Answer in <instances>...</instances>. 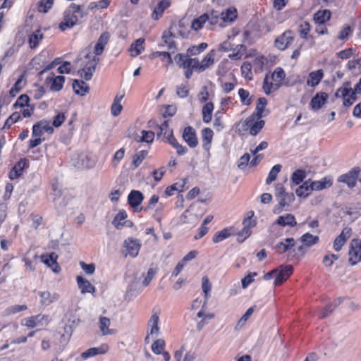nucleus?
Here are the masks:
<instances>
[{"label":"nucleus","mask_w":361,"mask_h":361,"mask_svg":"<svg viewBox=\"0 0 361 361\" xmlns=\"http://www.w3.org/2000/svg\"><path fill=\"white\" fill-rule=\"evenodd\" d=\"M265 121L257 114H251L245 119L240 120L236 126L240 134H249L252 136L257 135L265 126Z\"/></svg>","instance_id":"nucleus-1"},{"label":"nucleus","mask_w":361,"mask_h":361,"mask_svg":"<svg viewBox=\"0 0 361 361\" xmlns=\"http://www.w3.org/2000/svg\"><path fill=\"white\" fill-rule=\"evenodd\" d=\"M295 239L293 238H286L278 243L274 246V249L279 254L288 252V259L289 260L298 262L305 254L304 247L300 245L295 248Z\"/></svg>","instance_id":"nucleus-2"},{"label":"nucleus","mask_w":361,"mask_h":361,"mask_svg":"<svg viewBox=\"0 0 361 361\" xmlns=\"http://www.w3.org/2000/svg\"><path fill=\"white\" fill-rule=\"evenodd\" d=\"M84 6L72 3L64 11L63 20L59 23V28L62 31L72 28L83 18Z\"/></svg>","instance_id":"nucleus-3"},{"label":"nucleus","mask_w":361,"mask_h":361,"mask_svg":"<svg viewBox=\"0 0 361 361\" xmlns=\"http://www.w3.org/2000/svg\"><path fill=\"white\" fill-rule=\"evenodd\" d=\"M286 73L281 67H277L270 74H266L262 85V89L267 95L278 90L283 85Z\"/></svg>","instance_id":"nucleus-4"},{"label":"nucleus","mask_w":361,"mask_h":361,"mask_svg":"<svg viewBox=\"0 0 361 361\" xmlns=\"http://www.w3.org/2000/svg\"><path fill=\"white\" fill-rule=\"evenodd\" d=\"M156 134L158 138L163 136L162 140L176 149L178 155H184L187 153V147L180 145L174 137L173 130L170 128L168 121H164L159 125Z\"/></svg>","instance_id":"nucleus-5"},{"label":"nucleus","mask_w":361,"mask_h":361,"mask_svg":"<svg viewBox=\"0 0 361 361\" xmlns=\"http://www.w3.org/2000/svg\"><path fill=\"white\" fill-rule=\"evenodd\" d=\"M275 197L278 204L274 207L273 212L276 214H280L295 200L294 194L286 192L283 184L280 183L275 185Z\"/></svg>","instance_id":"nucleus-6"},{"label":"nucleus","mask_w":361,"mask_h":361,"mask_svg":"<svg viewBox=\"0 0 361 361\" xmlns=\"http://www.w3.org/2000/svg\"><path fill=\"white\" fill-rule=\"evenodd\" d=\"M99 61V59L98 56L92 53L87 54L80 59V68L78 71L80 76L85 80H90Z\"/></svg>","instance_id":"nucleus-7"},{"label":"nucleus","mask_w":361,"mask_h":361,"mask_svg":"<svg viewBox=\"0 0 361 361\" xmlns=\"http://www.w3.org/2000/svg\"><path fill=\"white\" fill-rule=\"evenodd\" d=\"M174 60L177 66L184 70L185 76L187 79L192 77L194 71L197 72V58H190L188 54L179 53L175 56Z\"/></svg>","instance_id":"nucleus-8"},{"label":"nucleus","mask_w":361,"mask_h":361,"mask_svg":"<svg viewBox=\"0 0 361 361\" xmlns=\"http://www.w3.org/2000/svg\"><path fill=\"white\" fill-rule=\"evenodd\" d=\"M335 96L342 98L343 105L345 107L352 106L357 100L356 94L353 92V88L350 87V83L349 82L343 83V86L337 90Z\"/></svg>","instance_id":"nucleus-9"},{"label":"nucleus","mask_w":361,"mask_h":361,"mask_svg":"<svg viewBox=\"0 0 361 361\" xmlns=\"http://www.w3.org/2000/svg\"><path fill=\"white\" fill-rule=\"evenodd\" d=\"M348 262L354 266L361 262V240L353 238L350 243L348 249Z\"/></svg>","instance_id":"nucleus-10"},{"label":"nucleus","mask_w":361,"mask_h":361,"mask_svg":"<svg viewBox=\"0 0 361 361\" xmlns=\"http://www.w3.org/2000/svg\"><path fill=\"white\" fill-rule=\"evenodd\" d=\"M50 322L49 317L47 314H38L23 319L21 324L28 329H33L37 326H46Z\"/></svg>","instance_id":"nucleus-11"},{"label":"nucleus","mask_w":361,"mask_h":361,"mask_svg":"<svg viewBox=\"0 0 361 361\" xmlns=\"http://www.w3.org/2000/svg\"><path fill=\"white\" fill-rule=\"evenodd\" d=\"M360 172V167H353L348 173L339 176L337 180L346 184L349 188L352 189L355 187Z\"/></svg>","instance_id":"nucleus-12"},{"label":"nucleus","mask_w":361,"mask_h":361,"mask_svg":"<svg viewBox=\"0 0 361 361\" xmlns=\"http://www.w3.org/2000/svg\"><path fill=\"white\" fill-rule=\"evenodd\" d=\"M159 321V317L158 313H153L147 323V336L145 338V343L146 344L149 343L150 336L154 338L159 335L160 331Z\"/></svg>","instance_id":"nucleus-13"},{"label":"nucleus","mask_w":361,"mask_h":361,"mask_svg":"<svg viewBox=\"0 0 361 361\" xmlns=\"http://www.w3.org/2000/svg\"><path fill=\"white\" fill-rule=\"evenodd\" d=\"M294 40L293 32L290 30L285 31L274 41L275 47L279 50H285Z\"/></svg>","instance_id":"nucleus-14"},{"label":"nucleus","mask_w":361,"mask_h":361,"mask_svg":"<svg viewBox=\"0 0 361 361\" xmlns=\"http://www.w3.org/2000/svg\"><path fill=\"white\" fill-rule=\"evenodd\" d=\"M352 235V229L349 227L344 228L341 233L335 238L333 243V248L335 251L339 252L342 250L347 240Z\"/></svg>","instance_id":"nucleus-15"},{"label":"nucleus","mask_w":361,"mask_h":361,"mask_svg":"<svg viewBox=\"0 0 361 361\" xmlns=\"http://www.w3.org/2000/svg\"><path fill=\"white\" fill-rule=\"evenodd\" d=\"M293 270V267L290 264L281 266L274 282V286H279L281 285L292 275Z\"/></svg>","instance_id":"nucleus-16"},{"label":"nucleus","mask_w":361,"mask_h":361,"mask_svg":"<svg viewBox=\"0 0 361 361\" xmlns=\"http://www.w3.org/2000/svg\"><path fill=\"white\" fill-rule=\"evenodd\" d=\"M182 137L190 147L195 148L198 145L197 133L192 126H187L183 129Z\"/></svg>","instance_id":"nucleus-17"},{"label":"nucleus","mask_w":361,"mask_h":361,"mask_svg":"<svg viewBox=\"0 0 361 361\" xmlns=\"http://www.w3.org/2000/svg\"><path fill=\"white\" fill-rule=\"evenodd\" d=\"M29 166L25 158L20 159L12 167L8 173V178L11 180H16L23 174L24 169Z\"/></svg>","instance_id":"nucleus-18"},{"label":"nucleus","mask_w":361,"mask_h":361,"mask_svg":"<svg viewBox=\"0 0 361 361\" xmlns=\"http://www.w3.org/2000/svg\"><path fill=\"white\" fill-rule=\"evenodd\" d=\"M124 246L127 250L126 255H128L131 257H135L139 254L141 248V243L137 239L128 238L124 241Z\"/></svg>","instance_id":"nucleus-19"},{"label":"nucleus","mask_w":361,"mask_h":361,"mask_svg":"<svg viewBox=\"0 0 361 361\" xmlns=\"http://www.w3.org/2000/svg\"><path fill=\"white\" fill-rule=\"evenodd\" d=\"M46 82L49 85L50 90L54 92H59L62 90L64 82L65 77L62 75L55 76L51 73L46 79Z\"/></svg>","instance_id":"nucleus-20"},{"label":"nucleus","mask_w":361,"mask_h":361,"mask_svg":"<svg viewBox=\"0 0 361 361\" xmlns=\"http://www.w3.org/2000/svg\"><path fill=\"white\" fill-rule=\"evenodd\" d=\"M109 350V346L106 343H102L99 347L90 348L82 353L81 357L83 360H87L90 357L98 355H104L106 354Z\"/></svg>","instance_id":"nucleus-21"},{"label":"nucleus","mask_w":361,"mask_h":361,"mask_svg":"<svg viewBox=\"0 0 361 361\" xmlns=\"http://www.w3.org/2000/svg\"><path fill=\"white\" fill-rule=\"evenodd\" d=\"M329 94L324 92H319L312 98L310 106L312 110L317 111L320 109L327 102Z\"/></svg>","instance_id":"nucleus-22"},{"label":"nucleus","mask_w":361,"mask_h":361,"mask_svg":"<svg viewBox=\"0 0 361 361\" xmlns=\"http://www.w3.org/2000/svg\"><path fill=\"white\" fill-rule=\"evenodd\" d=\"M110 39V34L108 32H102L98 38L94 47L93 54L98 56L102 54L104 49Z\"/></svg>","instance_id":"nucleus-23"},{"label":"nucleus","mask_w":361,"mask_h":361,"mask_svg":"<svg viewBox=\"0 0 361 361\" xmlns=\"http://www.w3.org/2000/svg\"><path fill=\"white\" fill-rule=\"evenodd\" d=\"M76 282L78 288L82 294L91 293L94 294L96 291L95 287L85 278L82 276L76 277Z\"/></svg>","instance_id":"nucleus-24"},{"label":"nucleus","mask_w":361,"mask_h":361,"mask_svg":"<svg viewBox=\"0 0 361 361\" xmlns=\"http://www.w3.org/2000/svg\"><path fill=\"white\" fill-rule=\"evenodd\" d=\"M170 0H161L154 7L152 13V18L154 20L160 19L164 13V11L169 8L171 6Z\"/></svg>","instance_id":"nucleus-25"},{"label":"nucleus","mask_w":361,"mask_h":361,"mask_svg":"<svg viewBox=\"0 0 361 361\" xmlns=\"http://www.w3.org/2000/svg\"><path fill=\"white\" fill-rule=\"evenodd\" d=\"M202 148L207 152L212 147L214 132L209 128H204L201 131Z\"/></svg>","instance_id":"nucleus-26"},{"label":"nucleus","mask_w":361,"mask_h":361,"mask_svg":"<svg viewBox=\"0 0 361 361\" xmlns=\"http://www.w3.org/2000/svg\"><path fill=\"white\" fill-rule=\"evenodd\" d=\"M42 261L51 267L52 270L58 273L60 271V267L57 263V255L54 252H51L49 255H42L41 256Z\"/></svg>","instance_id":"nucleus-27"},{"label":"nucleus","mask_w":361,"mask_h":361,"mask_svg":"<svg viewBox=\"0 0 361 361\" xmlns=\"http://www.w3.org/2000/svg\"><path fill=\"white\" fill-rule=\"evenodd\" d=\"M143 199L144 196L139 190H132L128 196V204L135 209L140 205Z\"/></svg>","instance_id":"nucleus-28"},{"label":"nucleus","mask_w":361,"mask_h":361,"mask_svg":"<svg viewBox=\"0 0 361 361\" xmlns=\"http://www.w3.org/2000/svg\"><path fill=\"white\" fill-rule=\"evenodd\" d=\"M274 224H278L281 226H290L294 227L297 225V221L294 215L291 214H286L278 217L274 222Z\"/></svg>","instance_id":"nucleus-29"},{"label":"nucleus","mask_w":361,"mask_h":361,"mask_svg":"<svg viewBox=\"0 0 361 361\" xmlns=\"http://www.w3.org/2000/svg\"><path fill=\"white\" fill-rule=\"evenodd\" d=\"M44 38V34L40 28L35 30L28 35V44L30 49H35Z\"/></svg>","instance_id":"nucleus-30"},{"label":"nucleus","mask_w":361,"mask_h":361,"mask_svg":"<svg viewBox=\"0 0 361 361\" xmlns=\"http://www.w3.org/2000/svg\"><path fill=\"white\" fill-rule=\"evenodd\" d=\"M214 54L213 51L207 54L202 59L201 62L198 60L197 72L201 73L205 71L207 68L210 67L214 63Z\"/></svg>","instance_id":"nucleus-31"},{"label":"nucleus","mask_w":361,"mask_h":361,"mask_svg":"<svg viewBox=\"0 0 361 361\" xmlns=\"http://www.w3.org/2000/svg\"><path fill=\"white\" fill-rule=\"evenodd\" d=\"M111 325V320L109 318L106 317H100L99 321V327L102 335H111L114 334L116 332V329H109Z\"/></svg>","instance_id":"nucleus-32"},{"label":"nucleus","mask_w":361,"mask_h":361,"mask_svg":"<svg viewBox=\"0 0 361 361\" xmlns=\"http://www.w3.org/2000/svg\"><path fill=\"white\" fill-rule=\"evenodd\" d=\"M267 106V99L265 97H259L258 98L255 111L252 112L254 114H257L260 117H265L269 111L266 109Z\"/></svg>","instance_id":"nucleus-33"},{"label":"nucleus","mask_w":361,"mask_h":361,"mask_svg":"<svg viewBox=\"0 0 361 361\" xmlns=\"http://www.w3.org/2000/svg\"><path fill=\"white\" fill-rule=\"evenodd\" d=\"M145 42L144 38H139L131 44L129 51L132 56L135 57L145 50Z\"/></svg>","instance_id":"nucleus-34"},{"label":"nucleus","mask_w":361,"mask_h":361,"mask_svg":"<svg viewBox=\"0 0 361 361\" xmlns=\"http://www.w3.org/2000/svg\"><path fill=\"white\" fill-rule=\"evenodd\" d=\"M324 77V73L322 69L310 72L307 77V84L310 87L317 86Z\"/></svg>","instance_id":"nucleus-35"},{"label":"nucleus","mask_w":361,"mask_h":361,"mask_svg":"<svg viewBox=\"0 0 361 361\" xmlns=\"http://www.w3.org/2000/svg\"><path fill=\"white\" fill-rule=\"evenodd\" d=\"M73 88L77 94L81 96L85 95L90 90L88 85L85 81L77 79L74 80L73 82Z\"/></svg>","instance_id":"nucleus-36"},{"label":"nucleus","mask_w":361,"mask_h":361,"mask_svg":"<svg viewBox=\"0 0 361 361\" xmlns=\"http://www.w3.org/2000/svg\"><path fill=\"white\" fill-rule=\"evenodd\" d=\"M214 109V103L212 102H207L202 109V121L205 123H209L212 121V114Z\"/></svg>","instance_id":"nucleus-37"},{"label":"nucleus","mask_w":361,"mask_h":361,"mask_svg":"<svg viewBox=\"0 0 361 361\" xmlns=\"http://www.w3.org/2000/svg\"><path fill=\"white\" fill-rule=\"evenodd\" d=\"M314 190H322L330 188L333 185V180L331 177H324L319 180L311 182Z\"/></svg>","instance_id":"nucleus-38"},{"label":"nucleus","mask_w":361,"mask_h":361,"mask_svg":"<svg viewBox=\"0 0 361 361\" xmlns=\"http://www.w3.org/2000/svg\"><path fill=\"white\" fill-rule=\"evenodd\" d=\"M254 71L256 73H262L268 63V59L264 55L257 56L253 60Z\"/></svg>","instance_id":"nucleus-39"},{"label":"nucleus","mask_w":361,"mask_h":361,"mask_svg":"<svg viewBox=\"0 0 361 361\" xmlns=\"http://www.w3.org/2000/svg\"><path fill=\"white\" fill-rule=\"evenodd\" d=\"M123 97L124 94H116L114 97V102L111 106V114L112 116H118L121 113L123 110V106L121 102Z\"/></svg>","instance_id":"nucleus-40"},{"label":"nucleus","mask_w":361,"mask_h":361,"mask_svg":"<svg viewBox=\"0 0 361 361\" xmlns=\"http://www.w3.org/2000/svg\"><path fill=\"white\" fill-rule=\"evenodd\" d=\"M312 185L308 181H305L301 185H300L295 190V193L298 197H307L313 191Z\"/></svg>","instance_id":"nucleus-41"},{"label":"nucleus","mask_w":361,"mask_h":361,"mask_svg":"<svg viewBox=\"0 0 361 361\" xmlns=\"http://www.w3.org/2000/svg\"><path fill=\"white\" fill-rule=\"evenodd\" d=\"M331 13L329 10H319L314 14V19L316 23L324 25L331 19Z\"/></svg>","instance_id":"nucleus-42"},{"label":"nucleus","mask_w":361,"mask_h":361,"mask_svg":"<svg viewBox=\"0 0 361 361\" xmlns=\"http://www.w3.org/2000/svg\"><path fill=\"white\" fill-rule=\"evenodd\" d=\"M221 18L224 22H233L238 16L237 10L230 7L221 13Z\"/></svg>","instance_id":"nucleus-43"},{"label":"nucleus","mask_w":361,"mask_h":361,"mask_svg":"<svg viewBox=\"0 0 361 361\" xmlns=\"http://www.w3.org/2000/svg\"><path fill=\"white\" fill-rule=\"evenodd\" d=\"M209 19V14L208 13H203L202 15L200 16L199 17L195 18L191 23V27L192 30L195 31H198L201 30L204 25L207 22V20Z\"/></svg>","instance_id":"nucleus-44"},{"label":"nucleus","mask_w":361,"mask_h":361,"mask_svg":"<svg viewBox=\"0 0 361 361\" xmlns=\"http://www.w3.org/2000/svg\"><path fill=\"white\" fill-rule=\"evenodd\" d=\"M128 216L126 212L124 209H121L115 216L112 223L116 229H121L127 223V221L121 222L125 220Z\"/></svg>","instance_id":"nucleus-45"},{"label":"nucleus","mask_w":361,"mask_h":361,"mask_svg":"<svg viewBox=\"0 0 361 361\" xmlns=\"http://www.w3.org/2000/svg\"><path fill=\"white\" fill-rule=\"evenodd\" d=\"M39 295L41 298V304L45 306L49 305L59 298L57 294L51 295L49 291H41L39 293Z\"/></svg>","instance_id":"nucleus-46"},{"label":"nucleus","mask_w":361,"mask_h":361,"mask_svg":"<svg viewBox=\"0 0 361 361\" xmlns=\"http://www.w3.org/2000/svg\"><path fill=\"white\" fill-rule=\"evenodd\" d=\"M231 231L232 228H224L221 231L216 232L212 238L213 242L217 243L229 238L232 235Z\"/></svg>","instance_id":"nucleus-47"},{"label":"nucleus","mask_w":361,"mask_h":361,"mask_svg":"<svg viewBox=\"0 0 361 361\" xmlns=\"http://www.w3.org/2000/svg\"><path fill=\"white\" fill-rule=\"evenodd\" d=\"M353 29L348 24H345L338 32L337 38L343 42H346L353 35Z\"/></svg>","instance_id":"nucleus-48"},{"label":"nucleus","mask_w":361,"mask_h":361,"mask_svg":"<svg viewBox=\"0 0 361 361\" xmlns=\"http://www.w3.org/2000/svg\"><path fill=\"white\" fill-rule=\"evenodd\" d=\"M301 242L304 245L311 247L319 243V238L317 235H313L310 233H305L300 237Z\"/></svg>","instance_id":"nucleus-49"},{"label":"nucleus","mask_w":361,"mask_h":361,"mask_svg":"<svg viewBox=\"0 0 361 361\" xmlns=\"http://www.w3.org/2000/svg\"><path fill=\"white\" fill-rule=\"evenodd\" d=\"M142 136L139 137V138L136 139L138 142H146L148 144H152L154 142L155 133L152 130H142L141 131Z\"/></svg>","instance_id":"nucleus-50"},{"label":"nucleus","mask_w":361,"mask_h":361,"mask_svg":"<svg viewBox=\"0 0 361 361\" xmlns=\"http://www.w3.org/2000/svg\"><path fill=\"white\" fill-rule=\"evenodd\" d=\"M166 342L163 338L156 339L152 344L151 349L154 354L161 355L165 350Z\"/></svg>","instance_id":"nucleus-51"},{"label":"nucleus","mask_w":361,"mask_h":361,"mask_svg":"<svg viewBox=\"0 0 361 361\" xmlns=\"http://www.w3.org/2000/svg\"><path fill=\"white\" fill-rule=\"evenodd\" d=\"M148 152L147 150H140L135 154L133 157L132 165L135 169L137 168L143 160L147 157Z\"/></svg>","instance_id":"nucleus-52"},{"label":"nucleus","mask_w":361,"mask_h":361,"mask_svg":"<svg viewBox=\"0 0 361 361\" xmlns=\"http://www.w3.org/2000/svg\"><path fill=\"white\" fill-rule=\"evenodd\" d=\"M162 40L167 45L169 49H176L174 35L170 31L164 32L162 35Z\"/></svg>","instance_id":"nucleus-53"},{"label":"nucleus","mask_w":361,"mask_h":361,"mask_svg":"<svg viewBox=\"0 0 361 361\" xmlns=\"http://www.w3.org/2000/svg\"><path fill=\"white\" fill-rule=\"evenodd\" d=\"M306 178V172L303 169H297L291 175V181L295 185H299Z\"/></svg>","instance_id":"nucleus-54"},{"label":"nucleus","mask_w":361,"mask_h":361,"mask_svg":"<svg viewBox=\"0 0 361 361\" xmlns=\"http://www.w3.org/2000/svg\"><path fill=\"white\" fill-rule=\"evenodd\" d=\"M281 168L282 166L281 164H276L271 169L266 179L267 184L269 185L276 179L278 174L281 170Z\"/></svg>","instance_id":"nucleus-55"},{"label":"nucleus","mask_w":361,"mask_h":361,"mask_svg":"<svg viewBox=\"0 0 361 361\" xmlns=\"http://www.w3.org/2000/svg\"><path fill=\"white\" fill-rule=\"evenodd\" d=\"M242 76L247 80L252 79V63L249 61H245L240 68Z\"/></svg>","instance_id":"nucleus-56"},{"label":"nucleus","mask_w":361,"mask_h":361,"mask_svg":"<svg viewBox=\"0 0 361 361\" xmlns=\"http://www.w3.org/2000/svg\"><path fill=\"white\" fill-rule=\"evenodd\" d=\"M223 112L221 110L216 111L214 114V128L217 131H221L224 128V124L223 121Z\"/></svg>","instance_id":"nucleus-57"},{"label":"nucleus","mask_w":361,"mask_h":361,"mask_svg":"<svg viewBox=\"0 0 361 361\" xmlns=\"http://www.w3.org/2000/svg\"><path fill=\"white\" fill-rule=\"evenodd\" d=\"M54 0H40L37 4V11L39 13H46L53 6Z\"/></svg>","instance_id":"nucleus-58"},{"label":"nucleus","mask_w":361,"mask_h":361,"mask_svg":"<svg viewBox=\"0 0 361 361\" xmlns=\"http://www.w3.org/2000/svg\"><path fill=\"white\" fill-rule=\"evenodd\" d=\"M238 95L243 105L249 106L252 103V97L248 90L240 88L238 90Z\"/></svg>","instance_id":"nucleus-59"},{"label":"nucleus","mask_w":361,"mask_h":361,"mask_svg":"<svg viewBox=\"0 0 361 361\" xmlns=\"http://www.w3.org/2000/svg\"><path fill=\"white\" fill-rule=\"evenodd\" d=\"M29 102L30 97L25 94H21L13 104V108L16 109L18 108H25V106L30 105Z\"/></svg>","instance_id":"nucleus-60"},{"label":"nucleus","mask_w":361,"mask_h":361,"mask_svg":"<svg viewBox=\"0 0 361 361\" xmlns=\"http://www.w3.org/2000/svg\"><path fill=\"white\" fill-rule=\"evenodd\" d=\"M254 212L249 211L243 221V226L252 229L256 224V220L253 219Z\"/></svg>","instance_id":"nucleus-61"},{"label":"nucleus","mask_w":361,"mask_h":361,"mask_svg":"<svg viewBox=\"0 0 361 361\" xmlns=\"http://www.w3.org/2000/svg\"><path fill=\"white\" fill-rule=\"evenodd\" d=\"M202 291L204 293L205 302L208 300L210 296V291L212 289V284L209 282V280L207 276H203L202 279Z\"/></svg>","instance_id":"nucleus-62"},{"label":"nucleus","mask_w":361,"mask_h":361,"mask_svg":"<svg viewBox=\"0 0 361 361\" xmlns=\"http://www.w3.org/2000/svg\"><path fill=\"white\" fill-rule=\"evenodd\" d=\"M356 53V49L353 47H350L343 50L340 51L337 53L338 58L345 60L353 56Z\"/></svg>","instance_id":"nucleus-63"},{"label":"nucleus","mask_w":361,"mask_h":361,"mask_svg":"<svg viewBox=\"0 0 361 361\" xmlns=\"http://www.w3.org/2000/svg\"><path fill=\"white\" fill-rule=\"evenodd\" d=\"M310 30V24L307 22H304L302 23L300 26V35L302 39H307L309 38H311L312 42H314L313 37L308 36V33Z\"/></svg>","instance_id":"nucleus-64"}]
</instances>
